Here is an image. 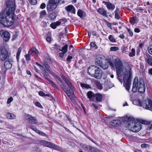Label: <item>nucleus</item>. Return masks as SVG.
I'll return each mask as SVG.
<instances>
[{
    "label": "nucleus",
    "mask_w": 152,
    "mask_h": 152,
    "mask_svg": "<svg viewBox=\"0 0 152 152\" xmlns=\"http://www.w3.org/2000/svg\"><path fill=\"white\" fill-rule=\"evenodd\" d=\"M108 62L111 68H114L115 66L117 78L122 84V78L123 76L124 86L126 89L129 91L132 78L131 72L124 67L123 62L119 58H116L114 59V64L110 60H108Z\"/></svg>",
    "instance_id": "1"
},
{
    "label": "nucleus",
    "mask_w": 152,
    "mask_h": 152,
    "mask_svg": "<svg viewBox=\"0 0 152 152\" xmlns=\"http://www.w3.org/2000/svg\"><path fill=\"white\" fill-rule=\"evenodd\" d=\"M97 12L98 13L104 16H107V12L106 10H104V9L102 8H99L97 10Z\"/></svg>",
    "instance_id": "21"
},
{
    "label": "nucleus",
    "mask_w": 152,
    "mask_h": 152,
    "mask_svg": "<svg viewBox=\"0 0 152 152\" xmlns=\"http://www.w3.org/2000/svg\"><path fill=\"white\" fill-rule=\"evenodd\" d=\"M126 119H127L128 120L126 127L128 130L134 132H137L141 129V124L134 118L126 116L121 118L123 121H125L124 120Z\"/></svg>",
    "instance_id": "3"
},
{
    "label": "nucleus",
    "mask_w": 152,
    "mask_h": 152,
    "mask_svg": "<svg viewBox=\"0 0 152 152\" xmlns=\"http://www.w3.org/2000/svg\"><path fill=\"white\" fill-rule=\"evenodd\" d=\"M0 34L3 38L4 41L7 42L10 39V33L7 31L2 30L0 31Z\"/></svg>",
    "instance_id": "11"
},
{
    "label": "nucleus",
    "mask_w": 152,
    "mask_h": 152,
    "mask_svg": "<svg viewBox=\"0 0 152 152\" xmlns=\"http://www.w3.org/2000/svg\"><path fill=\"white\" fill-rule=\"evenodd\" d=\"M30 55L27 54L25 55V58L27 60L29 61L30 59Z\"/></svg>",
    "instance_id": "54"
},
{
    "label": "nucleus",
    "mask_w": 152,
    "mask_h": 152,
    "mask_svg": "<svg viewBox=\"0 0 152 152\" xmlns=\"http://www.w3.org/2000/svg\"><path fill=\"white\" fill-rule=\"evenodd\" d=\"M148 53L149 54L152 55V45L149 46L148 48Z\"/></svg>",
    "instance_id": "38"
},
{
    "label": "nucleus",
    "mask_w": 152,
    "mask_h": 152,
    "mask_svg": "<svg viewBox=\"0 0 152 152\" xmlns=\"http://www.w3.org/2000/svg\"><path fill=\"white\" fill-rule=\"evenodd\" d=\"M119 12V9L118 8H116V10H115L114 12L115 14H118Z\"/></svg>",
    "instance_id": "62"
},
{
    "label": "nucleus",
    "mask_w": 152,
    "mask_h": 152,
    "mask_svg": "<svg viewBox=\"0 0 152 152\" xmlns=\"http://www.w3.org/2000/svg\"><path fill=\"white\" fill-rule=\"evenodd\" d=\"M104 58V56L101 55H98L96 56V59L101 60Z\"/></svg>",
    "instance_id": "37"
},
{
    "label": "nucleus",
    "mask_w": 152,
    "mask_h": 152,
    "mask_svg": "<svg viewBox=\"0 0 152 152\" xmlns=\"http://www.w3.org/2000/svg\"><path fill=\"white\" fill-rule=\"evenodd\" d=\"M90 45L91 47L94 48L95 49H97L98 48L95 43L94 42H91L90 43Z\"/></svg>",
    "instance_id": "41"
},
{
    "label": "nucleus",
    "mask_w": 152,
    "mask_h": 152,
    "mask_svg": "<svg viewBox=\"0 0 152 152\" xmlns=\"http://www.w3.org/2000/svg\"><path fill=\"white\" fill-rule=\"evenodd\" d=\"M53 47H52L53 48L55 49L56 50L59 49V46L57 44H55L53 45Z\"/></svg>",
    "instance_id": "46"
},
{
    "label": "nucleus",
    "mask_w": 152,
    "mask_h": 152,
    "mask_svg": "<svg viewBox=\"0 0 152 152\" xmlns=\"http://www.w3.org/2000/svg\"><path fill=\"white\" fill-rule=\"evenodd\" d=\"M80 145L83 149L86 150L88 151L89 152H99V150L96 148L92 147L83 144H81Z\"/></svg>",
    "instance_id": "12"
},
{
    "label": "nucleus",
    "mask_w": 152,
    "mask_h": 152,
    "mask_svg": "<svg viewBox=\"0 0 152 152\" xmlns=\"http://www.w3.org/2000/svg\"><path fill=\"white\" fill-rule=\"evenodd\" d=\"M88 74L91 76L100 78L102 75V71L100 68L94 65H91L88 69Z\"/></svg>",
    "instance_id": "6"
},
{
    "label": "nucleus",
    "mask_w": 152,
    "mask_h": 152,
    "mask_svg": "<svg viewBox=\"0 0 152 152\" xmlns=\"http://www.w3.org/2000/svg\"><path fill=\"white\" fill-rule=\"evenodd\" d=\"M127 30L128 32L129 35L131 37L133 35V32L131 31V30L129 28H127Z\"/></svg>",
    "instance_id": "48"
},
{
    "label": "nucleus",
    "mask_w": 152,
    "mask_h": 152,
    "mask_svg": "<svg viewBox=\"0 0 152 152\" xmlns=\"http://www.w3.org/2000/svg\"><path fill=\"white\" fill-rule=\"evenodd\" d=\"M95 63L96 65L98 66H100L101 65L102 63V61L100 60L96 59Z\"/></svg>",
    "instance_id": "35"
},
{
    "label": "nucleus",
    "mask_w": 152,
    "mask_h": 152,
    "mask_svg": "<svg viewBox=\"0 0 152 152\" xmlns=\"http://www.w3.org/2000/svg\"><path fill=\"white\" fill-rule=\"evenodd\" d=\"M137 89L140 93L143 94L145 92V88L143 80L142 79L138 80V77H136L134 80L132 91L136 92Z\"/></svg>",
    "instance_id": "4"
},
{
    "label": "nucleus",
    "mask_w": 152,
    "mask_h": 152,
    "mask_svg": "<svg viewBox=\"0 0 152 152\" xmlns=\"http://www.w3.org/2000/svg\"><path fill=\"white\" fill-rule=\"evenodd\" d=\"M77 14L81 18L85 17L86 15V13L82 10L80 9L78 10Z\"/></svg>",
    "instance_id": "24"
},
{
    "label": "nucleus",
    "mask_w": 152,
    "mask_h": 152,
    "mask_svg": "<svg viewBox=\"0 0 152 152\" xmlns=\"http://www.w3.org/2000/svg\"><path fill=\"white\" fill-rule=\"evenodd\" d=\"M115 121L116 122V126L119 125L121 123V121L119 120H115Z\"/></svg>",
    "instance_id": "50"
},
{
    "label": "nucleus",
    "mask_w": 152,
    "mask_h": 152,
    "mask_svg": "<svg viewBox=\"0 0 152 152\" xmlns=\"http://www.w3.org/2000/svg\"><path fill=\"white\" fill-rule=\"evenodd\" d=\"M80 85L81 87L83 88H85L87 89L90 88V86L88 84L80 83Z\"/></svg>",
    "instance_id": "31"
},
{
    "label": "nucleus",
    "mask_w": 152,
    "mask_h": 152,
    "mask_svg": "<svg viewBox=\"0 0 152 152\" xmlns=\"http://www.w3.org/2000/svg\"><path fill=\"white\" fill-rule=\"evenodd\" d=\"M119 48L118 47H112L110 48V50L111 51H116L118 50Z\"/></svg>",
    "instance_id": "36"
},
{
    "label": "nucleus",
    "mask_w": 152,
    "mask_h": 152,
    "mask_svg": "<svg viewBox=\"0 0 152 152\" xmlns=\"http://www.w3.org/2000/svg\"><path fill=\"white\" fill-rule=\"evenodd\" d=\"M40 142L41 144L51 148L60 151L61 148L58 146L53 143L45 140H41Z\"/></svg>",
    "instance_id": "9"
},
{
    "label": "nucleus",
    "mask_w": 152,
    "mask_h": 152,
    "mask_svg": "<svg viewBox=\"0 0 152 152\" xmlns=\"http://www.w3.org/2000/svg\"><path fill=\"white\" fill-rule=\"evenodd\" d=\"M115 17L116 19L119 20L120 18V17L118 14H115Z\"/></svg>",
    "instance_id": "55"
},
{
    "label": "nucleus",
    "mask_w": 152,
    "mask_h": 152,
    "mask_svg": "<svg viewBox=\"0 0 152 152\" xmlns=\"http://www.w3.org/2000/svg\"><path fill=\"white\" fill-rule=\"evenodd\" d=\"M34 52L37 55L39 53L38 51L36 48L35 50H34Z\"/></svg>",
    "instance_id": "63"
},
{
    "label": "nucleus",
    "mask_w": 152,
    "mask_h": 152,
    "mask_svg": "<svg viewBox=\"0 0 152 152\" xmlns=\"http://www.w3.org/2000/svg\"><path fill=\"white\" fill-rule=\"evenodd\" d=\"M13 99L12 97L11 96L8 99L7 103V104H9L10 103L13 101Z\"/></svg>",
    "instance_id": "42"
},
{
    "label": "nucleus",
    "mask_w": 152,
    "mask_h": 152,
    "mask_svg": "<svg viewBox=\"0 0 152 152\" xmlns=\"http://www.w3.org/2000/svg\"><path fill=\"white\" fill-rule=\"evenodd\" d=\"M7 118L9 119H13L16 118L15 115L12 113H7L6 115Z\"/></svg>",
    "instance_id": "23"
},
{
    "label": "nucleus",
    "mask_w": 152,
    "mask_h": 152,
    "mask_svg": "<svg viewBox=\"0 0 152 152\" xmlns=\"http://www.w3.org/2000/svg\"><path fill=\"white\" fill-rule=\"evenodd\" d=\"M53 75L56 80L59 81L61 83H62L61 80V79L60 77L57 76L56 74L55 73H53Z\"/></svg>",
    "instance_id": "33"
},
{
    "label": "nucleus",
    "mask_w": 152,
    "mask_h": 152,
    "mask_svg": "<svg viewBox=\"0 0 152 152\" xmlns=\"http://www.w3.org/2000/svg\"><path fill=\"white\" fill-rule=\"evenodd\" d=\"M30 3L32 5H35L37 3L36 0H29Z\"/></svg>",
    "instance_id": "43"
},
{
    "label": "nucleus",
    "mask_w": 152,
    "mask_h": 152,
    "mask_svg": "<svg viewBox=\"0 0 152 152\" xmlns=\"http://www.w3.org/2000/svg\"><path fill=\"white\" fill-rule=\"evenodd\" d=\"M88 98L90 99H92L94 96V93L91 91H88L87 93Z\"/></svg>",
    "instance_id": "27"
},
{
    "label": "nucleus",
    "mask_w": 152,
    "mask_h": 152,
    "mask_svg": "<svg viewBox=\"0 0 152 152\" xmlns=\"http://www.w3.org/2000/svg\"><path fill=\"white\" fill-rule=\"evenodd\" d=\"M39 96H45V94L43 91H40L39 92Z\"/></svg>",
    "instance_id": "47"
},
{
    "label": "nucleus",
    "mask_w": 152,
    "mask_h": 152,
    "mask_svg": "<svg viewBox=\"0 0 152 152\" xmlns=\"http://www.w3.org/2000/svg\"><path fill=\"white\" fill-rule=\"evenodd\" d=\"M96 99L98 102H101L102 99V96L101 94L97 93L95 95Z\"/></svg>",
    "instance_id": "25"
},
{
    "label": "nucleus",
    "mask_w": 152,
    "mask_h": 152,
    "mask_svg": "<svg viewBox=\"0 0 152 152\" xmlns=\"http://www.w3.org/2000/svg\"><path fill=\"white\" fill-rule=\"evenodd\" d=\"M127 49V47H125V46H124L123 47V50H122V52L123 53H126V50Z\"/></svg>",
    "instance_id": "58"
},
{
    "label": "nucleus",
    "mask_w": 152,
    "mask_h": 152,
    "mask_svg": "<svg viewBox=\"0 0 152 152\" xmlns=\"http://www.w3.org/2000/svg\"><path fill=\"white\" fill-rule=\"evenodd\" d=\"M61 23V21L59 20L56 22L52 23L50 25V27L54 29H56L57 27L59 26Z\"/></svg>",
    "instance_id": "20"
},
{
    "label": "nucleus",
    "mask_w": 152,
    "mask_h": 152,
    "mask_svg": "<svg viewBox=\"0 0 152 152\" xmlns=\"http://www.w3.org/2000/svg\"><path fill=\"white\" fill-rule=\"evenodd\" d=\"M67 49L68 45H66L62 48L61 49H59V50L60 51H61L64 53H66L67 51Z\"/></svg>",
    "instance_id": "28"
},
{
    "label": "nucleus",
    "mask_w": 152,
    "mask_h": 152,
    "mask_svg": "<svg viewBox=\"0 0 152 152\" xmlns=\"http://www.w3.org/2000/svg\"><path fill=\"white\" fill-rule=\"evenodd\" d=\"M51 38L49 36L47 37L46 39L47 41L49 42L51 41Z\"/></svg>",
    "instance_id": "59"
},
{
    "label": "nucleus",
    "mask_w": 152,
    "mask_h": 152,
    "mask_svg": "<svg viewBox=\"0 0 152 152\" xmlns=\"http://www.w3.org/2000/svg\"><path fill=\"white\" fill-rule=\"evenodd\" d=\"M13 60L11 59H8L4 63V67L6 69H10L12 66V62Z\"/></svg>",
    "instance_id": "16"
},
{
    "label": "nucleus",
    "mask_w": 152,
    "mask_h": 152,
    "mask_svg": "<svg viewBox=\"0 0 152 152\" xmlns=\"http://www.w3.org/2000/svg\"><path fill=\"white\" fill-rule=\"evenodd\" d=\"M102 3L104 4L108 10L112 11L115 9V5L110 2H107L104 1H102Z\"/></svg>",
    "instance_id": "14"
},
{
    "label": "nucleus",
    "mask_w": 152,
    "mask_h": 152,
    "mask_svg": "<svg viewBox=\"0 0 152 152\" xmlns=\"http://www.w3.org/2000/svg\"><path fill=\"white\" fill-rule=\"evenodd\" d=\"M45 7H46L45 4L44 3H43L42 4H41V5L40 6V8L42 9H44V8H45Z\"/></svg>",
    "instance_id": "52"
},
{
    "label": "nucleus",
    "mask_w": 152,
    "mask_h": 152,
    "mask_svg": "<svg viewBox=\"0 0 152 152\" xmlns=\"http://www.w3.org/2000/svg\"><path fill=\"white\" fill-rule=\"evenodd\" d=\"M106 23V25L109 28H111V25L110 23L108 22V21H106L105 22Z\"/></svg>",
    "instance_id": "49"
},
{
    "label": "nucleus",
    "mask_w": 152,
    "mask_h": 152,
    "mask_svg": "<svg viewBox=\"0 0 152 152\" xmlns=\"http://www.w3.org/2000/svg\"><path fill=\"white\" fill-rule=\"evenodd\" d=\"M26 119L31 123L36 124L38 123V121L36 117H33L31 115H26Z\"/></svg>",
    "instance_id": "13"
},
{
    "label": "nucleus",
    "mask_w": 152,
    "mask_h": 152,
    "mask_svg": "<svg viewBox=\"0 0 152 152\" xmlns=\"http://www.w3.org/2000/svg\"><path fill=\"white\" fill-rule=\"evenodd\" d=\"M40 18H42V16L45 15L46 14V12L45 10H43L40 13Z\"/></svg>",
    "instance_id": "39"
},
{
    "label": "nucleus",
    "mask_w": 152,
    "mask_h": 152,
    "mask_svg": "<svg viewBox=\"0 0 152 152\" xmlns=\"http://www.w3.org/2000/svg\"><path fill=\"white\" fill-rule=\"evenodd\" d=\"M108 39L109 40L112 42H116V40L114 38L113 36L111 35H109L108 37Z\"/></svg>",
    "instance_id": "32"
},
{
    "label": "nucleus",
    "mask_w": 152,
    "mask_h": 152,
    "mask_svg": "<svg viewBox=\"0 0 152 152\" xmlns=\"http://www.w3.org/2000/svg\"><path fill=\"white\" fill-rule=\"evenodd\" d=\"M92 106H93L95 109H98V107L94 103L92 104Z\"/></svg>",
    "instance_id": "64"
},
{
    "label": "nucleus",
    "mask_w": 152,
    "mask_h": 152,
    "mask_svg": "<svg viewBox=\"0 0 152 152\" xmlns=\"http://www.w3.org/2000/svg\"><path fill=\"white\" fill-rule=\"evenodd\" d=\"M141 146L142 148H146L148 147V145L147 144L143 143L141 144Z\"/></svg>",
    "instance_id": "51"
},
{
    "label": "nucleus",
    "mask_w": 152,
    "mask_h": 152,
    "mask_svg": "<svg viewBox=\"0 0 152 152\" xmlns=\"http://www.w3.org/2000/svg\"><path fill=\"white\" fill-rule=\"evenodd\" d=\"M51 85L53 87L57 88V86L53 82V83H52L51 84Z\"/></svg>",
    "instance_id": "61"
},
{
    "label": "nucleus",
    "mask_w": 152,
    "mask_h": 152,
    "mask_svg": "<svg viewBox=\"0 0 152 152\" xmlns=\"http://www.w3.org/2000/svg\"><path fill=\"white\" fill-rule=\"evenodd\" d=\"M35 50V48H32L30 49V50L29 51L28 54L29 55H31L32 54V53L34 52V50Z\"/></svg>",
    "instance_id": "40"
},
{
    "label": "nucleus",
    "mask_w": 152,
    "mask_h": 152,
    "mask_svg": "<svg viewBox=\"0 0 152 152\" xmlns=\"http://www.w3.org/2000/svg\"><path fill=\"white\" fill-rule=\"evenodd\" d=\"M134 31L136 33H139L140 32V29L138 28H135L134 29Z\"/></svg>",
    "instance_id": "57"
},
{
    "label": "nucleus",
    "mask_w": 152,
    "mask_h": 152,
    "mask_svg": "<svg viewBox=\"0 0 152 152\" xmlns=\"http://www.w3.org/2000/svg\"><path fill=\"white\" fill-rule=\"evenodd\" d=\"M144 105L148 110L152 111V101L147 100Z\"/></svg>",
    "instance_id": "17"
},
{
    "label": "nucleus",
    "mask_w": 152,
    "mask_h": 152,
    "mask_svg": "<svg viewBox=\"0 0 152 152\" xmlns=\"http://www.w3.org/2000/svg\"><path fill=\"white\" fill-rule=\"evenodd\" d=\"M67 11L72 13L74 14H75V7L72 5H69L65 7Z\"/></svg>",
    "instance_id": "18"
},
{
    "label": "nucleus",
    "mask_w": 152,
    "mask_h": 152,
    "mask_svg": "<svg viewBox=\"0 0 152 152\" xmlns=\"http://www.w3.org/2000/svg\"><path fill=\"white\" fill-rule=\"evenodd\" d=\"M72 58V56H68L66 60L67 61H69V62Z\"/></svg>",
    "instance_id": "60"
},
{
    "label": "nucleus",
    "mask_w": 152,
    "mask_h": 152,
    "mask_svg": "<svg viewBox=\"0 0 152 152\" xmlns=\"http://www.w3.org/2000/svg\"><path fill=\"white\" fill-rule=\"evenodd\" d=\"M147 100H149L151 101V100H150V99H147L145 100L144 101V102H143V103H141V102L140 100V99H135L134 100H133L132 102H133V103L134 105L140 106H143V107H145V109H147V108H145V106L144 105L145 104V103L146 101ZM151 101H152L151 100Z\"/></svg>",
    "instance_id": "15"
},
{
    "label": "nucleus",
    "mask_w": 152,
    "mask_h": 152,
    "mask_svg": "<svg viewBox=\"0 0 152 152\" xmlns=\"http://www.w3.org/2000/svg\"><path fill=\"white\" fill-rule=\"evenodd\" d=\"M135 51L134 48H132L131 50V52H130L129 56L131 57H132L135 56Z\"/></svg>",
    "instance_id": "30"
},
{
    "label": "nucleus",
    "mask_w": 152,
    "mask_h": 152,
    "mask_svg": "<svg viewBox=\"0 0 152 152\" xmlns=\"http://www.w3.org/2000/svg\"><path fill=\"white\" fill-rule=\"evenodd\" d=\"M61 0H49L48 3L47 8L48 11L52 12L57 7Z\"/></svg>",
    "instance_id": "7"
},
{
    "label": "nucleus",
    "mask_w": 152,
    "mask_h": 152,
    "mask_svg": "<svg viewBox=\"0 0 152 152\" xmlns=\"http://www.w3.org/2000/svg\"><path fill=\"white\" fill-rule=\"evenodd\" d=\"M9 56L8 50L4 47L0 48V58L3 61L5 60Z\"/></svg>",
    "instance_id": "10"
},
{
    "label": "nucleus",
    "mask_w": 152,
    "mask_h": 152,
    "mask_svg": "<svg viewBox=\"0 0 152 152\" xmlns=\"http://www.w3.org/2000/svg\"><path fill=\"white\" fill-rule=\"evenodd\" d=\"M36 64L40 67L42 71L45 73V77H48L49 75L48 72L53 75V73H52L48 69V68L49 67V65L47 63H45V64L43 65H42L37 62H36Z\"/></svg>",
    "instance_id": "8"
},
{
    "label": "nucleus",
    "mask_w": 152,
    "mask_h": 152,
    "mask_svg": "<svg viewBox=\"0 0 152 152\" xmlns=\"http://www.w3.org/2000/svg\"><path fill=\"white\" fill-rule=\"evenodd\" d=\"M98 88L99 89H102V86L100 83H98L97 85Z\"/></svg>",
    "instance_id": "53"
},
{
    "label": "nucleus",
    "mask_w": 152,
    "mask_h": 152,
    "mask_svg": "<svg viewBox=\"0 0 152 152\" xmlns=\"http://www.w3.org/2000/svg\"><path fill=\"white\" fill-rule=\"evenodd\" d=\"M56 13L55 12H53L49 15V17L50 20H53L56 18Z\"/></svg>",
    "instance_id": "26"
},
{
    "label": "nucleus",
    "mask_w": 152,
    "mask_h": 152,
    "mask_svg": "<svg viewBox=\"0 0 152 152\" xmlns=\"http://www.w3.org/2000/svg\"><path fill=\"white\" fill-rule=\"evenodd\" d=\"M65 53H64L63 52L60 53H59V56L61 58H63L64 57V54Z\"/></svg>",
    "instance_id": "56"
},
{
    "label": "nucleus",
    "mask_w": 152,
    "mask_h": 152,
    "mask_svg": "<svg viewBox=\"0 0 152 152\" xmlns=\"http://www.w3.org/2000/svg\"><path fill=\"white\" fill-rule=\"evenodd\" d=\"M62 78L68 85V87L67 88L63 85H61V88L63 90L69 97L70 99H71L72 97V95L73 96H74V92L72 91L75 90L74 87L66 77L63 76L62 77Z\"/></svg>",
    "instance_id": "5"
},
{
    "label": "nucleus",
    "mask_w": 152,
    "mask_h": 152,
    "mask_svg": "<svg viewBox=\"0 0 152 152\" xmlns=\"http://www.w3.org/2000/svg\"><path fill=\"white\" fill-rule=\"evenodd\" d=\"M22 50V48L21 47H20L18 49V52H17V55H16V58L18 59V58H19V56H20V53H21Z\"/></svg>",
    "instance_id": "34"
},
{
    "label": "nucleus",
    "mask_w": 152,
    "mask_h": 152,
    "mask_svg": "<svg viewBox=\"0 0 152 152\" xmlns=\"http://www.w3.org/2000/svg\"><path fill=\"white\" fill-rule=\"evenodd\" d=\"M29 128L32 129L35 131L37 133L39 134V135L42 136H45L46 134L43 132L40 131L37 129L35 126H30Z\"/></svg>",
    "instance_id": "19"
},
{
    "label": "nucleus",
    "mask_w": 152,
    "mask_h": 152,
    "mask_svg": "<svg viewBox=\"0 0 152 152\" xmlns=\"http://www.w3.org/2000/svg\"><path fill=\"white\" fill-rule=\"evenodd\" d=\"M35 105L37 107H39L40 108H42V105L39 102H36L35 103Z\"/></svg>",
    "instance_id": "45"
},
{
    "label": "nucleus",
    "mask_w": 152,
    "mask_h": 152,
    "mask_svg": "<svg viewBox=\"0 0 152 152\" xmlns=\"http://www.w3.org/2000/svg\"><path fill=\"white\" fill-rule=\"evenodd\" d=\"M145 59L147 63L152 66V56H151L149 54L146 55V57Z\"/></svg>",
    "instance_id": "22"
},
{
    "label": "nucleus",
    "mask_w": 152,
    "mask_h": 152,
    "mask_svg": "<svg viewBox=\"0 0 152 152\" xmlns=\"http://www.w3.org/2000/svg\"><path fill=\"white\" fill-rule=\"evenodd\" d=\"M137 18L136 17H134L131 18L130 20V22L132 25H134L137 22Z\"/></svg>",
    "instance_id": "29"
},
{
    "label": "nucleus",
    "mask_w": 152,
    "mask_h": 152,
    "mask_svg": "<svg viewBox=\"0 0 152 152\" xmlns=\"http://www.w3.org/2000/svg\"><path fill=\"white\" fill-rule=\"evenodd\" d=\"M7 7L0 15V23L8 27L12 25L14 22V16L15 10L14 0H7Z\"/></svg>",
    "instance_id": "2"
},
{
    "label": "nucleus",
    "mask_w": 152,
    "mask_h": 152,
    "mask_svg": "<svg viewBox=\"0 0 152 152\" xmlns=\"http://www.w3.org/2000/svg\"><path fill=\"white\" fill-rule=\"evenodd\" d=\"M110 125L112 126H116V122H115V120H113L111 122H110Z\"/></svg>",
    "instance_id": "44"
}]
</instances>
